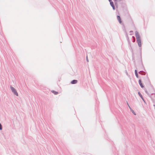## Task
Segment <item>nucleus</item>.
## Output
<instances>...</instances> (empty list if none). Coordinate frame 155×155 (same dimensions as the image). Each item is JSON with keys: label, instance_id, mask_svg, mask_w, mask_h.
Returning <instances> with one entry per match:
<instances>
[{"label": "nucleus", "instance_id": "nucleus-1", "mask_svg": "<svg viewBox=\"0 0 155 155\" xmlns=\"http://www.w3.org/2000/svg\"><path fill=\"white\" fill-rule=\"evenodd\" d=\"M135 34L138 44L139 46L140 47L141 46V43L140 36L138 32L137 31L135 32Z\"/></svg>", "mask_w": 155, "mask_h": 155}, {"label": "nucleus", "instance_id": "nucleus-2", "mask_svg": "<svg viewBox=\"0 0 155 155\" xmlns=\"http://www.w3.org/2000/svg\"><path fill=\"white\" fill-rule=\"evenodd\" d=\"M11 89L12 91L14 93V94L17 96H18V94L16 90L13 87H11Z\"/></svg>", "mask_w": 155, "mask_h": 155}, {"label": "nucleus", "instance_id": "nucleus-3", "mask_svg": "<svg viewBox=\"0 0 155 155\" xmlns=\"http://www.w3.org/2000/svg\"><path fill=\"white\" fill-rule=\"evenodd\" d=\"M109 1L110 2L111 6L113 8V9L114 10L115 9V7L113 2L111 0H109Z\"/></svg>", "mask_w": 155, "mask_h": 155}, {"label": "nucleus", "instance_id": "nucleus-4", "mask_svg": "<svg viewBox=\"0 0 155 155\" xmlns=\"http://www.w3.org/2000/svg\"><path fill=\"white\" fill-rule=\"evenodd\" d=\"M139 84H140V87L142 88H143L144 87V86H143L142 83L141 81V80L140 79L139 80Z\"/></svg>", "mask_w": 155, "mask_h": 155}, {"label": "nucleus", "instance_id": "nucleus-5", "mask_svg": "<svg viewBox=\"0 0 155 155\" xmlns=\"http://www.w3.org/2000/svg\"><path fill=\"white\" fill-rule=\"evenodd\" d=\"M77 82H78L77 80H74L72 81H71V84H75L77 83Z\"/></svg>", "mask_w": 155, "mask_h": 155}, {"label": "nucleus", "instance_id": "nucleus-6", "mask_svg": "<svg viewBox=\"0 0 155 155\" xmlns=\"http://www.w3.org/2000/svg\"><path fill=\"white\" fill-rule=\"evenodd\" d=\"M117 19L118 21H119V23H121V19L120 16H119L118 15L117 16Z\"/></svg>", "mask_w": 155, "mask_h": 155}, {"label": "nucleus", "instance_id": "nucleus-7", "mask_svg": "<svg viewBox=\"0 0 155 155\" xmlns=\"http://www.w3.org/2000/svg\"><path fill=\"white\" fill-rule=\"evenodd\" d=\"M138 94L139 95V96L141 98V99L144 101V100L143 99V98L142 95L140 93V92H138Z\"/></svg>", "mask_w": 155, "mask_h": 155}, {"label": "nucleus", "instance_id": "nucleus-8", "mask_svg": "<svg viewBox=\"0 0 155 155\" xmlns=\"http://www.w3.org/2000/svg\"><path fill=\"white\" fill-rule=\"evenodd\" d=\"M135 75H136V76L137 77V78H138V74H137V70H135Z\"/></svg>", "mask_w": 155, "mask_h": 155}, {"label": "nucleus", "instance_id": "nucleus-9", "mask_svg": "<svg viewBox=\"0 0 155 155\" xmlns=\"http://www.w3.org/2000/svg\"><path fill=\"white\" fill-rule=\"evenodd\" d=\"M51 92L53 93H54V94H58V92H56V91H52Z\"/></svg>", "mask_w": 155, "mask_h": 155}, {"label": "nucleus", "instance_id": "nucleus-10", "mask_svg": "<svg viewBox=\"0 0 155 155\" xmlns=\"http://www.w3.org/2000/svg\"><path fill=\"white\" fill-rule=\"evenodd\" d=\"M2 129V126L1 124H0V130H1Z\"/></svg>", "mask_w": 155, "mask_h": 155}, {"label": "nucleus", "instance_id": "nucleus-11", "mask_svg": "<svg viewBox=\"0 0 155 155\" xmlns=\"http://www.w3.org/2000/svg\"><path fill=\"white\" fill-rule=\"evenodd\" d=\"M86 60H87V62H88V59L87 56V57H86Z\"/></svg>", "mask_w": 155, "mask_h": 155}, {"label": "nucleus", "instance_id": "nucleus-12", "mask_svg": "<svg viewBox=\"0 0 155 155\" xmlns=\"http://www.w3.org/2000/svg\"><path fill=\"white\" fill-rule=\"evenodd\" d=\"M127 105H128L129 107L130 108V106H129V105L128 104V103H127Z\"/></svg>", "mask_w": 155, "mask_h": 155}, {"label": "nucleus", "instance_id": "nucleus-13", "mask_svg": "<svg viewBox=\"0 0 155 155\" xmlns=\"http://www.w3.org/2000/svg\"><path fill=\"white\" fill-rule=\"evenodd\" d=\"M115 4L116 5H117V3H115Z\"/></svg>", "mask_w": 155, "mask_h": 155}]
</instances>
